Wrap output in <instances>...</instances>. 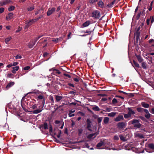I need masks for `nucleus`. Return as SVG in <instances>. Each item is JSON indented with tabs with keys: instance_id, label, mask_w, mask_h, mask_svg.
Instances as JSON below:
<instances>
[{
	"instance_id": "f257e3e1",
	"label": "nucleus",
	"mask_w": 154,
	"mask_h": 154,
	"mask_svg": "<svg viewBox=\"0 0 154 154\" xmlns=\"http://www.w3.org/2000/svg\"><path fill=\"white\" fill-rule=\"evenodd\" d=\"M42 17V16H41V17L37 18V19H34L30 20L29 22H26V25L25 27V29H27L29 26H31L34 23L36 22L38 20Z\"/></svg>"
},
{
	"instance_id": "f03ea898",
	"label": "nucleus",
	"mask_w": 154,
	"mask_h": 154,
	"mask_svg": "<svg viewBox=\"0 0 154 154\" xmlns=\"http://www.w3.org/2000/svg\"><path fill=\"white\" fill-rule=\"evenodd\" d=\"M131 123L133 124L134 127L140 128L141 126V124L139 123V121L137 119H134L130 122Z\"/></svg>"
},
{
	"instance_id": "7ed1b4c3",
	"label": "nucleus",
	"mask_w": 154,
	"mask_h": 154,
	"mask_svg": "<svg viewBox=\"0 0 154 154\" xmlns=\"http://www.w3.org/2000/svg\"><path fill=\"white\" fill-rule=\"evenodd\" d=\"M42 36H39L38 37H36L35 38V41H30L28 45V47L30 48H32L33 46L35 44V43L37 42V41L38 39L40 38Z\"/></svg>"
},
{
	"instance_id": "20e7f679",
	"label": "nucleus",
	"mask_w": 154,
	"mask_h": 154,
	"mask_svg": "<svg viewBox=\"0 0 154 154\" xmlns=\"http://www.w3.org/2000/svg\"><path fill=\"white\" fill-rule=\"evenodd\" d=\"M92 17L96 19H99L100 17V12L96 11L92 13Z\"/></svg>"
},
{
	"instance_id": "39448f33",
	"label": "nucleus",
	"mask_w": 154,
	"mask_h": 154,
	"mask_svg": "<svg viewBox=\"0 0 154 154\" xmlns=\"http://www.w3.org/2000/svg\"><path fill=\"white\" fill-rule=\"evenodd\" d=\"M126 124L124 122H121L118 123L117 125V128L119 129H122L125 128L126 126Z\"/></svg>"
},
{
	"instance_id": "423d86ee",
	"label": "nucleus",
	"mask_w": 154,
	"mask_h": 154,
	"mask_svg": "<svg viewBox=\"0 0 154 154\" xmlns=\"http://www.w3.org/2000/svg\"><path fill=\"white\" fill-rule=\"evenodd\" d=\"M56 10V8H55L53 7L48 8L47 12V15L49 16L53 14Z\"/></svg>"
},
{
	"instance_id": "0eeeda50",
	"label": "nucleus",
	"mask_w": 154,
	"mask_h": 154,
	"mask_svg": "<svg viewBox=\"0 0 154 154\" xmlns=\"http://www.w3.org/2000/svg\"><path fill=\"white\" fill-rule=\"evenodd\" d=\"M87 124H86V128H87L89 131H91V121L90 120L88 119L86 121Z\"/></svg>"
},
{
	"instance_id": "6e6552de",
	"label": "nucleus",
	"mask_w": 154,
	"mask_h": 154,
	"mask_svg": "<svg viewBox=\"0 0 154 154\" xmlns=\"http://www.w3.org/2000/svg\"><path fill=\"white\" fill-rule=\"evenodd\" d=\"M123 119L124 118L123 116L121 115H119L115 119L114 121L116 122H119Z\"/></svg>"
},
{
	"instance_id": "1a4fd4ad",
	"label": "nucleus",
	"mask_w": 154,
	"mask_h": 154,
	"mask_svg": "<svg viewBox=\"0 0 154 154\" xmlns=\"http://www.w3.org/2000/svg\"><path fill=\"white\" fill-rule=\"evenodd\" d=\"M37 100H43L42 104L44 106L45 103V98L44 95H38L37 97Z\"/></svg>"
},
{
	"instance_id": "9d476101",
	"label": "nucleus",
	"mask_w": 154,
	"mask_h": 154,
	"mask_svg": "<svg viewBox=\"0 0 154 154\" xmlns=\"http://www.w3.org/2000/svg\"><path fill=\"white\" fill-rule=\"evenodd\" d=\"M127 109L128 110V113L129 115H130V116H131L132 115H134L135 114V112L134 111H133L131 108L128 107Z\"/></svg>"
},
{
	"instance_id": "9b49d317",
	"label": "nucleus",
	"mask_w": 154,
	"mask_h": 154,
	"mask_svg": "<svg viewBox=\"0 0 154 154\" xmlns=\"http://www.w3.org/2000/svg\"><path fill=\"white\" fill-rule=\"evenodd\" d=\"M19 69V66H16L12 67V70L11 72L13 74H15L16 71H17Z\"/></svg>"
},
{
	"instance_id": "f8f14e48",
	"label": "nucleus",
	"mask_w": 154,
	"mask_h": 154,
	"mask_svg": "<svg viewBox=\"0 0 154 154\" xmlns=\"http://www.w3.org/2000/svg\"><path fill=\"white\" fill-rule=\"evenodd\" d=\"M13 14L12 13H10L8 14V16L6 17V20H9L12 18V16Z\"/></svg>"
},
{
	"instance_id": "ddd939ff",
	"label": "nucleus",
	"mask_w": 154,
	"mask_h": 154,
	"mask_svg": "<svg viewBox=\"0 0 154 154\" xmlns=\"http://www.w3.org/2000/svg\"><path fill=\"white\" fill-rule=\"evenodd\" d=\"M135 55L136 56L139 62L141 63L143 62V60L140 56L136 54Z\"/></svg>"
},
{
	"instance_id": "4468645a",
	"label": "nucleus",
	"mask_w": 154,
	"mask_h": 154,
	"mask_svg": "<svg viewBox=\"0 0 154 154\" xmlns=\"http://www.w3.org/2000/svg\"><path fill=\"white\" fill-rule=\"evenodd\" d=\"M43 109H38L36 110H35L33 111V113L34 114H38L42 111Z\"/></svg>"
},
{
	"instance_id": "2eb2a0df",
	"label": "nucleus",
	"mask_w": 154,
	"mask_h": 154,
	"mask_svg": "<svg viewBox=\"0 0 154 154\" xmlns=\"http://www.w3.org/2000/svg\"><path fill=\"white\" fill-rule=\"evenodd\" d=\"M90 23V22L89 21H87L85 23H83L82 25L84 27H85L88 26Z\"/></svg>"
},
{
	"instance_id": "dca6fc26",
	"label": "nucleus",
	"mask_w": 154,
	"mask_h": 154,
	"mask_svg": "<svg viewBox=\"0 0 154 154\" xmlns=\"http://www.w3.org/2000/svg\"><path fill=\"white\" fill-rule=\"evenodd\" d=\"M97 4L101 8H103L104 6V3L101 0L99 1Z\"/></svg>"
},
{
	"instance_id": "f3484780",
	"label": "nucleus",
	"mask_w": 154,
	"mask_h": 154,
	"mask_svg": "<svg viewBox=\"0 0 154 154\" xmlns=\"http://www.w3.org/2000/svg\"><path fill=\"white\" fill-rule=\"evenodd\" d=\"M14 84V82H11L9 83L8 85L6 86V88H9L12 86H13Z\"/></svg>"
},
{
	"instance_id": "a211bd4d",
	"label": "nucleus",
	"mask_w": 154,
	"mask_h": 154,
	"mask_svg": "<svg viewBox=\"0 0 154 154\" xmlns=\"http://www.w3.org/2000/svg\"><path fill=\"white\" fill-rule=\"evenodd\" d=\"M109 121V118L107 117H105L104 118L103 122L105 124H107Z\"/></svg>"
},
{
	"instance_id": "6ab92c4d",
	"label": "nucleus",
	"mask_w": 154,
	"mask_h": 154,
	"mask_svg": "<svg viewBox=\"0 0 154 154\" xmlns=\"http://www.w3.org/2000/svg\"><path fill=\"white\" fill-rule=\"evenodd\" d=\"M141 105L143 107L147 108H148L149 106V105L148 104L144 103H142Z\"/></svg>"
},
{
	"instance_id": "aec40b11",
	"label": "nucleus",
	"mask_w": 154,
	"mask_h": 154,
	"mask_svg": "<svg viewBox=\"0 0 154 154\" xmlns=\"http://www.w3.org/2000/svg\"><path fill=\"white\" fill-rule=\"evenodd\" d=\"M116 114V112H112L109 113L108 114V116L109 117H114Z\"/></svg>"
},
{
	"instance_id": "412c9836",
	"label": "nucleus",
	"mask_w": 154,
	"mask_h": 154,
	"mask_svg": "<svg viewBox=\"0 0 154 154\" xmlns=\"http://www.w3.org/2000/svg\"><path fill=\"white\" fill-rule=\"evenodd\" d=\"M62 97L61 96H56V99L57 102H58L62 99Z\"/></svg>"
},
{
	"instance_id": "4be33fe9",
	"label": "nucleus",
	"mask_w": 154,
	"mask_h": 154,
	"mask_svg": "<svg viewBox=\"0 0 154 154\" xmlns=\"http://www.w3.org/2000/svg\"><path fill=\"white\" fill-rule=\"evenodd\" d=\"M142 67L145 69H146L147 68V64L144 62H143L142 63Z\"/></svg>"
},
{
	"instance_id": "5701e85b",
	"label": "nucleus",
	"mask_w": 154,
	"mask_h": 154,
	"mask_svg": "<svg viewBox=\"0 0 154 154\" xmlns=\"http://www.w3.org/2000/svg\"><path fill=\"white\" fill-rule=\"evenodd\" d=\"M94 136V138L96 137V135L95 134H90L88 135V138L90 139L91 138Z\"/></svg>"
},
{
	"instance_id": "b1692460",
	"label": "nucleus",
	"mask_w": 154,
	"mask_h": 154,
	"mask_svg": "<svg viewBox=\"0 0 154 154\" xmlns=\"http://www.w3.org/2000/svg\"><path fill=\"white\" fill-rule=\"evenodd\" d=\"M11 37H9L8 38H6L5 40V42L6 44H8V42L11 39Z\"/></svg>"
},
{
	"instance_id": "393cba45",
	"label": "nucleus",
	"mask_w": 154,
	"mask_h": 154,
	"mask_svg": "<svg viewBox=\"0 0 154 154\" xmlns=\"http://www.w3.org/2000/svg\"><path fill=\"white\" fill-rule=\"evenodd\" d=\"M103 144L104 143L102 141H101L100 142L98 143L97 146V147H100L103 145Z\"/></svg>"
},
{
	"instance_id": "a878e982",
	"label": "nucleus",
	"mask_w": 154,
	"mask_h": 154,
	"mask_svg": "<svg viewBox=\"0 0 154 154\" xmlns=\"http://www.w3.org/2000/svg\"><path fill=\"white\" fill-rule=\"evenodd\" d=\"M61 38H54L53 39L52 41L53 42H58L60 40Z\"/></svg>"
},
{
	"instance_id": "bb28decb",
	"label": "nucleus",
	"mask_w": 154,
	"mask_h": 154,
	"mask_svg": "<svg viewBox=\"0 0 154 154\" xmlns=\"http://www.w3.org/2000/svg\"><path fill=\"white\" fill-rule=\"evenodd\" d=\"M92 109L93 110L96 111H99L100 110V109L97 106H95L94 107H93L92 108Z\"/></svg>"
},
{
	"instance_id": "cd10ccee",
	"label": "nucleus",
	"mask_w": 154,
	"mask_h": 154,
	"mask_svg": "<svg viewBox=\"0 0 154 154\" xmlns=\"http://www.w3.org/2000/svg\"><path fill=\"white\" fill-rule=\"evenodd\" d=\"M15 8V7L14 6H10L8 8V10L9 11H13Z\"/></svg>"
},
{
	"instance_id": "c85d7f7f",
	"label": "nucleus",
	"mask_w": 154,
	"mask_h": 154,
	"mask_svg": "<svg viewBox=\"0 0 154 154\" xmlns=\"http://www.w3.org/2000/svg\"><path fill=\"white\" fill-rule=\"evenodd\" d=\"M144 109L142 108H138L137 109V111L139 112H142L143 111Z\"/></svg>"
},
{
	"instance_id": "c756f323",
	"label": "nucleus",
	"mask_w": 154,
	"mask_h": 154,
	"mask_svg": "<svg viewBox=\"0 0 154 154\" xmlns=\"http://www.w3.org/2000/svg\"><path fill=\"white\" fill-rule=\"evenodd\" d=\"M119 137L121 140L123 141H126L125 138L122 135H120L119 136Z\"/></svg>"
},
{
	"instance_id": "7c9ffc66",
	"label": "nucleus",
	"mask_w": 154,
	"mask_h": 154,
	"mask_svg": "<svg viewBox=\"0 0 154 154\" xmlns=\"http://www.w3.org/2000/svg\"><path fill=\"white\" fill-rule=\"evenodd\" d=\"M115 2V1H113L112 2L110 3L109 4L107 5V7L109 8L111 7L112 5L114 4Z\"/></svg>"
},
{
	"instance_id": "2f4dec72",
	"label": "nucleus",
	"mask_w": 154,
	"mask_h": 154,
	"mask_svg": "<svg viewBox=\"0 0 154 154\" xmlns=\"http://www.w3.org/2000/svg\"><path fill=\"white\" fill-rule=\"evenodd\" d=\"M148 146L149 148L154 149V145L153 144H149Z\"/></svg>"
},
{
	"instance_id": "473e14b6",
	"label": "nucleus",
	"mask_w": 154,
	"mask_h": 154,
	"mask_svg": "<svg viewBox=\"0 0 154 154\" xmlns=\"http://www.w3.org/2000/svg\"><path fill=\"white\" fill-rule=\"evenodd\" d=\"M124 116L125 119H127L131 117V116H130L128 113L127 114H124Z\"/></svg>"
},
{
	"instance_id": "72a5a7b5",
	"label": "nucleus",
	"mask_w": 154,
	"mask_h": 154,
	"mask_svg": "<svg viewBox=\"0 0 154 154\" xmlns=\"http://www.w3.org/2000/svg\"><path fill=\"white\" fill-rule=\"evenodd\" d=\"M133 63L134 66L137 67H139V65L138 64V63L135 61L134 60L133 61Z\"/></svg>"
},
{
	"instance_id": "f704fd0d",
	"label": "nucleus",
	"mask_w": 154,
	"mask_h": 154,
	"mask_svg": "<svg viewBox=\"0 0 154 154\" xmlns=\"http://www.w3.org/2000/svg\"><path fill=\"white\" fill-rule=\"evenodd\" d=\"M43 127L45 129H48V124L47 123H45L43 125Z\"/></svg>"
},
{
	"instance_id": "c9c22d12",
	"label": "nucleus",
	"mask_w": 154,
	"mask_h": 154,
	"mask_svg": "<svg viewBox=\"0 0 154 154\" xmlns=\"http://www.w3.org/2000/svg\"><path fill=\"white\" fill-rule=\"evenodd\" d=\"M145 116L147 119H149L151 117V114L149 113L146 114Z\"/></svg>"
},
{
	"instance_id": "e433bc0d",
	"label": "nucleus",
	"mask_w": 154,
	"mask_h": 154,
	"mask_svg": "<svg viewBox=\"0 0 154 154\" xmlns=\"http://www.w3.org/2000/svg\"><path fill=\"white\" fill-rule=\"evenodd\" d=\"M49 99L52 102V103L51 104L52 105H53L54 104V99L52 96H50L49 97Z\"/></svg>"
},
{
	"instance_id": "4c0bfd02",
	"label": "nucleus",
	"mask_w": 154,
	"mask_h": 154,
	"mask_svg": "<svg viewBox=\"0 0 154 154\" xmlns=\"http://www.w3.org/2000/svg\"><path fill=\"white\" fill-rule=\"evenodd\" d=\"M112 103L113 104H115L117 103V101L116 99L113 98L112 100Z\"/></svg>"
},
{
	"instance_id": "58836bf2",
	"label": "nucleus",
	"mask_w": 154,
	"mask_h": 154,
	"mask_svg": "<svg viewBox=\"0 0 154 154\" xmlns=\"http://www.w3.org/2000/svg\"><path fill=\"white\" fill-rule=\"evenodd\" d=\"M7 76L8 77L12 78L14 77V75L12 73H10Z\"/></svg>"
},
{
	"instance_id": "ea45409f",
	"label": "nucleus",
	"mask_w": 154,
	"mask_h": 154,
	"mask_svg": "<svg viewBox=\"0 0 154 154\" xmlns=\"http://www.w3.org/2000/svg\"><path fill=\"white\" fill-rule=\"evenodd\" d=\"M103 118L102 117H99L97 118V121L98 123H100L101 122Z\"/></svg>"
},
{
	"instance_id": "a19ab883",
	"label": "nucleus",
	"mask_w": 154,
	"mask_h": 154,
	"mask_svg": "<svg viewBox=\"0 0 154 154\" xmlns=\"http://www.w3.org/2000/svg\"><path fill=\"white\" fill-rule=\"evenodd\" d=\"M34 9V7H29L27 8L28 11H32Z\"/></svg>"
},
{
	"instance_id": "79ce46f5",
	"label": "nucleus",
	"mask_w": 154,
	"mask_h": 154,
	"mask_svg": "<svg viewBox=\"0 0 154 154\" xmlns=\"http://www.w3.org/2000/svg\"><path fill=\"white\" fill-rule=\"evenodd\" d=\"M22 58V56L21 55H17L15 57V58L17 59H21Z\"/></svg>"
},
{
	"instance_id": "37998d69",
	"label": "nucleus",
	"mask_w": 154,
	"mask_h": 154,
	"mask_svg": "<svg viewBox=\"0 0 154 154\" xmlns=\"http://www.w3.org/2000/svg\"><path fill=\"white\" fill-rule=\"evenodd\" d=\"M69 116V117H72L74 116V114L71 112H69L68 114Z\"/></svg>"
},
{
	"instance_id": "c03bdc74",
	"label": "nucleus",
	"mask_w": 154,
	"mask_h": 154,
	"mask_svg": "<svg viewBox=\"0 0 154 154\" xmlns=\"http://www.w3.org/2000/svg\"><path fill=\"white\" fill-rule=\"evenodd\" d=\"M30 68V66H28L24 67L23 69L24 70H29Z\"/></svg>"
},
{
	"instance_id": "a18cd8bd",
	"label": "nucleus",
	"mask_w": 154,
	"mask_h": 154,
	"mask_svg": "<svg viewBox=\"0 0 154 154\" xmlns=\"http://www.w3.org/2000/svg\"><path fill=\"white\" fill-rule=\"evenodd\" d=\"M37 107V105L35 104L33 105L32 106V108L33 109H35Z\"/></svg>"
},
{
	"instance_id": "49530a36",
	"label": "nucleus",
	"mask_w": 154,
	"mask_h": 154,
	"mask_svg": "<svg viewBox=\"0 0 154 154\" xmlns=\"http://www.w3.org/2000/svg\"><path fill=\"white\" fill-rule=\"evenodd\" d=\"M4 8H0V14L4 12Z\"/></svg>"
},
{
	"instance_id": "de8ad7c7",
	"label": "nucleus",
	"mask_w": 154,
	"mask_h": 154,
	"mask_svg": "<svg viewBox=\"0 0 154 154\" xmlns=\"http://www.w3.org/2000/svg\"><path fill=\"white\" fill-rule=\"evenodd\" d=\"M114 139L115 140H119V137L118 136L115 135L114 136Z\"/></svg>"
},
{
	"instance_id": "09e8293b",
	"label": "nucleus",
	"mask_w": 154,
	"mask_h": 154,
	"mask_svg": "<svg viewBox=\"0 0 154 154\" xmlns=\"http://www.w3.org/2000/svg\"><path fill=\"white\" fill-rule=\"evenodd\" d=\"M63 75L64 76H66V77H68V78H70L71 77L69 75V74H66V73H64V74H63Z\"/></svg>"
},
{
	"instance_id": "8fccbe9b",
	"label": "nucleus",
	"mask_w": 154,
	"mask_h": 154,
	"mask_svg": "<svg viewBox=\"0 0 154 154\" xmlns=\"http://www.w3.org/2000/svg\"><path fill=\"white\" fill-rule=\"evenodd\" d=\"M49 131L51 133L52 132L53 129L51 126L49 128Z\"/></svg>"
},
{
	"instance_id": "3c124183",
	"label": "nucleus",
	"mask_w": 154,
	"mask_h": 154,
	"mask_svg": "<svg viewBox=\"0 0 154 154\" xmlns=\"http://www.w3.org/2000/svg\"><path fill=\"white\" fill-rule=\"evenodd\" d=\"M151 19V17L150 18V19H148L146 20V23H147V25H149V22L150 20Z\"/></svg>"
},
{
	"instance_id": "603ef678",
	"label": "nucleus",
	"mask_w": 154,
	"mask_h": 154,
	"mask_svg": "<svg viewBox=\"0 0 154 154\" xmlns=\"http://www.w3.org/2000/svg\"><path fill=\"white\" fill-rule=\"evenodd\" d=\"M18 63L17 62H14L12 64L13 66H15L18 64Z\"/></svg>"
},
{
	"instance_id": "864d4df0",
	"label": "nucleus",
	"mask_w": 154,
	"mask_h": 154,
	"mask_svg": "<svg viewBox=\"0 0 154 154\" xmlns=\"http://www.w3.org/2000/svg\"><path fill=\"white\" fill-rule=\"evenodd\" d=\"M143 111L146 113L147 114L149 113L147 109H144Z\"/></svg>"
},
{
	"instance_id": "5fc2aeb1",
	"label": "nucleus",
	"mask_w": 154,
	"mask_h": 154,
	"mask_svg": "<svg viewBox=\"0 0 154 154\" xmlns=\"http://www.w3.org/2000/svg\"><path fill=\"white\" fill-rule=\"evenodd\" d=\"M79 134H81L82 133L83 130L82 129H80L79 130Z\"/></svg>"
},
{
	"instance_id": "6e6d98bb",
	"label": "nucleus",
	"mask_w": 154,
	"mask_h": 154,
	"mask_svg": "<svg viewBox=\"0 0 154 154\" xmlns=\"http://www.w3.org/2000/svg\"><path fill=\"white\" fill-rule=\"evenodd\" d=\"M48 54V53H47V52H45L43 54V56L44 57H46Z\"/></svg>"
},
{
	"instance_id": "4d7b16f0",
	"label": "nucleus",
	"mask_w": 154,
	"mask_h": 154,
	"mask_svg": "<svg viewBox=\"0 0 154 154\" xmlns=\"http://www.w3.org/2000/svg\"><path fill=\"white\" fill-rule=\"evenodd\" d=\"M12 66H13L12 64L11 63L10 64H9L8 65H7V67L8 68H10V67H11Z\"/></svg>"
},
{
	"instance_id": "13d9d810",
	"label": "nucleus",
	"mask_w": 154,
	"mask_h": 154,
	"mask_svg": "<svg viewBox=\"0 0 154 154\" xmlns=\"http://www.w3.org/2000/svg\"><path fill=\"white\" fill-rule=\"evenodd\" d=\"M22 29V28L20 27H19V28L18 29V30L16 31V32H19L20 31H21Z\"/></svg>"
},
{
	"instance_id": "bf43d9fd",
	"label": "nucleus",
	"mask_w": 154,
	"mask_h": 154,
	"mask_svg": "<svg viewBox=\"0 0 154 154\" xmlns=\"http://www.w3.org/2000/svg\"><path fill=\"white\" fill-rule=\"evenodd\" d=\"M68 85L72 87H74V85L72 84L69 83Z\"/></svg>"
},
{
	"instance_id": "052dcab7",
	"label": "nucleus",
	"mask_w": 154,
	"mask_h": 154,
	"mask_svg": "<svg viewBox=\"0 0 154 154\" xmlns=\"http://www.w3.org/2000/svg\"><path fill=\"white\" fill-rule=\"evenodd\" d=\"M91 31H88V30H86L85 32L86 33H88L89 34H90L91 33Z\"/></svg>"
},
{
	"instance_id": "680f3d73",
	"label": "nucleus",
	"mask_w": 154,
	"mask_h": 154,
	"mask_svg": "<svg viewBox=\"0 0 154 154\" xmlns=\"http://www.w3.org/2000/svg\"><path fill=\"white\" fill-rule=\"evenodd\" d=\"M61 9V7L60 6H59L57 8V10H56V11L58 12V11H59L60 10V9Z\"/></svg>"
},
{
	"instance_id": "e2e57ef3",
	"label": "nucleus",
	"mask_w": 154,
	"mask_h": 154,
	"mask_svg": "<svg viewBox=\"0 0 154 154\" xmlns=\"http://www.w3.org/2000/svg\"><path fill=\"white\" fill-rule=\"evenodd\" d=\"M106 110L108 112H109L110 111H111V109H110V108H106Z\"/></svg>"
},
{
	"instance_id": "0e129e2a",
	"label": "nucleus",
	"mask_w": 154,
	"mask_h": 154,
	"mask_svg": "<svg viewBox=\"0 0 154 154\" xmlns=\"http://www.w3.org/2000/svg\"><path fill=\"white\" fill-rule=\"evenodd\" d=\"M79 113L82 116H84L85 114L83 112H79Z\"/></svg>"
},
{
	"instance_id": "69168bd1",
	"label": "nucleus",
	"mask_w": 154,
	"mask_h": 154,
	"mask_svg": "<svg viewBox=\"0 0 154 154\" xmlns=\"http://www.w3.org/2000/svg\"><path fill=\"white\" fill-rule=\"evenodd\" d=\"M151 23H152L154 21V18L153 17H152V18H151Z\"/></svg>"
},
{
	"instance_id": "338daca9",
	"label": "nucleus",
	"mask_w": 154,
	"mask_h": 154,
	"mask_svg": "<svg viewBox=\"0 0 154 154\" xmlns=\"http://www.w3.org/2000/svg\"><path fill=\"white\" fill-rule=\"evenodd\" d=\"M150 112L152 114H154V108H153L151 109V111Z\"/></svg>"
},
{
	"instance_id": "774afa93",
	"label": "nucleus",
	"mask_w": 154,
	"mask_h": 154,
	"mask_svg": "<svg viewBox=\"0 0 154 154\" xmlns=\"http://www.w3.org/2000/svg\"><path fill=\"white\" fill-rule=\"evenodd\" d=\"M149 42L150 43H151L152 42H154V40L153 39H151L149 40Z\"/></svg>"
}]
</instances>
